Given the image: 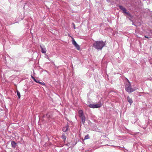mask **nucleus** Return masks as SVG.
I'll return each mask as SVG.
<instances>
[{"instance_id": "obj_4", "label": "nucleus", "mask_w": 152, "mask_h": 152, "mask_svg": "<svg viewBox=\"0 0 152 152\" xmlns=\"http://www.w3.org/2000/svg\"><path fill=\"white\" fill-rule=\"evenodd\" d=\"M102 106V104L101 102H99L97 104H90L89 105L90 107L93 108H98Z\"/></svg>"}, {"instance_id": "obj_2", "label": "nucleus", "mask_w": 152, "mask_h": 152, "mask_svg": "<svg viewBox=\"0 0 152 152\" xmlns=\"http://www.w3.org/2000/svg\"><path fill=\"white\" fill-rule=\"evenodd\" d=\"M127 82L126 84L125 89L129 93H131L134 91L136 89L133 88H132L131 83L129 80L127 79Z\"/></svg>"}, {"instance_id": "obj_14", "label": "nucleus", "mask_w": 152, "mask_h": 152, "mask_svg": "<svg viewBox=\"0 0 152 152\" xmlns=\"http://www.w3.org/2000/svg\"><path fill=\"white\" fill-rule=\"evenodd\" d=\"M17 93L18 96V98L19 99L20 97V94L18 90L17 91Z\"/></svg>"}, {"instance_id": "obj_17", "label": "nucleus", "mask_w": 152, "mask_h": 152, "mask_svg": "<svg viewBox=\"0 0 152 152\" xmlns=\"http://www.w3.org/2000/svg\"><path fill=\"white\" fill-rule=\"evenodd\" d=\"M31 77L32 78V79L34 81L35 80V78L33 77V76H31Z\"/></svg>"}, {"instance_id": "obj_6", "label": "nucleus", "mask_w": 152, "mask_h": 152, "mask_svg": "<svg viewBox=\"0 0 152 152\" xmlns=\"http://www.w3.org/2000/svg\"><path fill=\"white\" fill-rule=\"evenodd\" d=\"M40 48L41 49V52L42 53H46V48L44 47H42L41 45H40Z\"/></svg>"}, {"instance_id": "obj_10", "label": "nucleus", "mask_w": 152, "mask_h": 152, "mask_svg": "<svg viewBox=\"0 0 152 152\" xmlns=\"http://www.w3.org/2000/svg\"><path fill=\"white\" fill-rule=\"evenodd\" d=\"M61 137L64 140V141L65 142L66 139V137L64 134H62Z\"/></svg>"}, {"instance_id": "obj_13", "label": "nucleus", "mask_w": 152, "mask_h": 152, "mask_svg": "<svg viewBox=\"0 0 152 152\" xmlns=\"http://www.w3.org/2000/svg\"><path fill=\"white\" fill-rule=\"evenodd\" d=\"M74 46L76 47L77 50H80V46L78 44H77L76 45H75Z\"/></svg>"}, {"instance_id": "obj_3", "label": "nucleus", "mask_w": 152, "mask_h": 152, "mask_svg": "<svg viewBox=\"0 0 152 152\" xmlns=\"http://www.w3.org/2000/svg\"><path fill=\"white\" fill-rule=\"evenodd\" d=\"M79 116L80 118L82 121V123L84 124L86 118L85 116L83 115V111L82 110H80L78 111Z\"/></svg>"}, {"instance_id": "obj_12", "label": "nucleus", "mask_w": 152, "mask_h": 152, "mask_svg": "<svg viewBox=\"0 0 152 152\" xmlns=\"http://www.w3.org/2000/svg\"><path fill=\"white\" fill-rule=\"evenodd\" d=\"M72 43L73 44L74 46L75 45H76V44H77V43L76 42V41H75L73 37H72Z\"/></svg>"}, {"instance_id": "obj_16", "label": "nucleus", "mask_w": 152, "mask_h": 152, "mask_svg": "<svg viewBox=\"0 0 152 152\" xmlns=\"http://www.w3.org/2000/svg\"><path fill=\"white\" fill-rule=\"evenodd\" d=\"M73 27L74 29H75L76 28V27L75 24H74V23H73Z\"/></svg>"}, {"instance_id": "obj_11", "label": "nucleus", "mask_w": 152, "mask_h": 152, "mask_svg": "<svg viewBox=\"0 0 152 152\" xmlns=\"http://www.w3.org/2000/svg\"><path fill=\"white\" fill-rule=\"evenodd\" d=\"M68 126L63 127V131L64 132H66L68 129Z\"/></svg>"}, {"instance_id": "obj_18", "label": "nucleus", "mask_w": 152, "mask_h": 152, "mask_svg": "<svg viewBox=\"0 0 152 152\" xmlns=\"http://www.w3.org/2000/svg\"><path fill=\"white\" fill-rule=\"evenodd\" d=\"M145 37L146 38H148V37H147L146 36H145Z\"/></svg>"}, {"instance_id": "obj_8", "label": "nucleus", "mask_w": 152, "mask_h": 152, "mask_svg": "<svg viewBox=\"0 0 152 152\" xmlns=\"http://www.w3.org/2000/svg\"><path fill=\"white\" fill-rule=\"evenodd\" d=\"M34 81L35 82H36L37 83H39L40 84H41L42 85H45V83L43 82H39V81L38 80H37L35 79V80H34Z\"/></svg>"}, {"instance_id": "obj_7", "label": "nucleus", "mask_w": 152, "mask_h": 152, "mask_svg": "<svg viewBox=\"0 0 152 152\" xmlns=\"http://www.w3.org/2000/svg\"><path fill=\"white\" fill-rule=\"evenodd\" d=\"M17 143L14 141H12L11 142V144L12 147L15 148L16 147Z\"/></svg>"}, {"instance_id": "obj_5", "label": "nucleus", "mask_w": 152, "mask_h": 152, "mask_svg": "<svg viewBox=\"0 0 152 152\" xmlns=\"http://www.w3.org/2000/svg\"><path fill=\"white\" fill-rule=\"evenodd\" d=\"M119 8L123 11V13L126 14L128 15L130 17H131V15L130 13L128 12H127V10L126 8L123 7L122 6L120 5L119 6Z\"/></svg>"}, {"instance_id": "obj_9", "label": "nucleus", "mask_w": 152, "mask_h": 152, "mask_svg": "<svg viewBox=\"0 0 152 152\" xmlns=\"http://www.w3.org/2000/svg\"><path fill=\"white\" fill-rule=\"evenodd\" d=\"M127 99L128 101L129 102V103L131 104L133 102V101L132 99L130 98L129 96H128L127 98Z\"/></svg>"}, {"instance_id": "obj_1", "label": "nucleus", "mask_w": 152, "mask_h": 152, "mask_svg": "<svg viewBox=\"0 0 152 152\" xmlns=\"http://www.w3.org/2000/svg\"><path fill=\"white\" fill-rule=\"evenodd\" d=\"M105 45V43L102 41H96L93 44V47L98 50H101Z\"/></svg>"}, {"instance_id": "obj_15", "label": "nucleus", "mask_w": 152, "mask_h": 152, "mask_svg": "<svg viewBox=\"0 0 152 152\" xmlns=\"http://www.w3.org/2000/svg\"><path fill=\"white\" fill-rule=\"evenodd\" d=\"M89 138V136L88 134H87L85 136L84 140L88 139Z\"/></svg>"}]
</instances>
